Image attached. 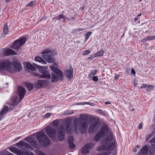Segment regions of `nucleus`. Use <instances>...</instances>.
Listing matches in <instances>:
<instances>
[{
  "label": "nucleus",
  "instance_id": "9b49d317",
  "mask_svg": "<svg viewBox=\"0 0 155 155\" xmlns=\"http://www.w3.org/2000/svg\"><path fill=\"white\" fill-rule=\"evenodd\" d=\"M12 108L11 107L9 108L7 105L3 106L0 112V120L4 117L6 114L10 110L12 111Z\"/></svg>",
  "mask_w": 155,
  "mask_h": 155
},
{
  "label": "nucleus",
  "instance_id": "39448f33",
  "mask_svg": "<svg viewBox=\"0 0 155 155\" xmlns=\"http://www.w3.org/2000/svg\"><path fill=\"white\" fill-rule=\"evenodd\" d=\"M52 51L47 49L44 50L41 54H43L42 57L47 62L49 63H52L54 62V59L51 55L52 53Z\"/></svg>",
  "mask_w": 155,
  "mask_h": 155
},
{
  "label": "nucleus",
  "instance_id": "6e6552de",
  "mask_svg": "<svg viewBox=\"0 0 155 155\" xmlns=\"http://www.w3.org/2000/svg\"><path fill=\"white\" fill-rule=\"evenodd\" d=\"M45 132L50 138H53L54 137L56 134V129L51 126L46 127Z\"/></svg>",
  "mask_w": 155,
  "mask_h": 155
},
{
  "label": "nucleus",
  "instance_id": "412c9836",
  "mask_svg": "<svg viewBox=\"0 0 155 155\" xmlns=\"http://www.w3.org/2000/svg\"><path fill=\"white\" fill-rule=\"evenodd\" d=\"M73 69L71 67V69L66 70V76L69 78H72L73 77Z\"/></svg>",
  "mask_w": 155,
  "mask_h": 155
},
{
  "label": "nucleus",
  "instance_id": "864d4df0",
  "mask_svg": "<svg viewBox=\"0 0 155 155\" xmlns=\"http://www.w3.org/2000/svg\"><path fill=\"white\" fill-rule=\"evenodd\" d=\"M29 155H35L34 153L30 152L28 153Z\"/></svg>",
  "mask_w": 155,
  "mask_h": 155
},
{
  "label": "nucleus",
  "instance_id": "6e6d98bb",
  "mask_svg": "<svg viewBox=\"0 0 155 155\" xmlns=\"http://www.w3.org/2000/svg\"><path fill=\"white\" fill-rule=\"evenodd\" d=\"M137 151V147H134L133 148V151L134 152H136V151Z\"/></svg>",
  "mask_w": 155,
  "mask_h": 155
},
{
  "label": "nucleus",
  "instance_id": "5701e85b",
  "mask_svg": "<svg viewBox=\"0 0 155 155\" xmlns=\"http://www.w3.org/2000/svg\"><path fill=\"white\" fill-rule=\"evenodd\" d=\"M51 76V82H56L59 80V77L55 74L52 73Z\"/></svg>",
  "mask_w": 155,
  "mask_h": 155
},
{
  "label": "nucleus",
  "instance_id": "49530a36",
  "mask_svg": "<svg viewBox=\"0 0 155 155\" xmlns=\"http://www.w3.org/2000/svg\"><path fill=\"white\" fill-rule=\"evenodd\" d=\"M92 79L95 81H97L98 80L97 77V76H95L94 77H93Z\"/></svg>",
  "mask_w": 155,
  "mask_h": 155
},
{
  "label": "nucleus",
  "instance_id": "2f4dec72",
  "mask_svg": "<svg viewBox=\"0 0 155 155\" xmlns=\"http://www.w3.org/2000/svg\"><path fill=\"white\" fill-rule=\"evenodd\" d=\"M29 91H31L34 87L33 85L31 83H28L26 85Z\"/></svg>",
  "mask_w": 155,
  "mask_h": 155
},
{
  "label": "nucleus",
  "instance_id": "a19ab883",
  "mask_svg": "<svg viewBox=\"0 0 155 155\" xmlns=\"http://www.w3.org/2000/svg\"><path fill=\"white\" fill-rule=\"evenodd\" d=\"M91 52V51L89 50H87L84 51L83 54L84 55H86L89 54Z\"/></svg>",
  "mask_w": 155,
  "mask_h": 155
},
{
  "label": "nucleus",
  "instance_id": "bf43d9fd",
  "mask_svg": "<svg viewBox=\"0 0 155 155\" xmlns=\"http://www.w3.org/2000/svg\"><path fill=\"white\" fill-rule=\"evenodd\" d=\"M35 76H38V73H34V74H33Z\"/></svg>",
  "mask_w": 155,
  "mask_h": 155
},
{
  "label": "nucleus",
  "instance_id": "ea45409f",
  "mask_svg": "<svg viewBox=\"0 0 155 155\" xmlns=\"http://www.w3.org/2000/svg\"><path fill=\"white\" fill-rule=\"evenodd\" d=\"M153 132L149 134H148L146 137V140L147 141L149 140L152 136Z\"/></svg>",
  "mask_w": 155,
  "mask_h": 155
},
{
  "label": "nucleus",
  "instance_id": "4c0bfd02",
  "mask_svg": "<svg viewBox=\"0 0 155 155\" xmlns=\"http://www.w3.org/2000/svg\"><path fill=\"white\" fill-rule=\"evenodd\" d=\"M74 113L73 111H71L68 110L67 112H64L63 114L64 115H68L70 114H71Z\"/></svg>",
  "mask_w": 155,
  "mask_h": 155
},
{
  "label": "nucleus",
  "instance_id": "7c9ffc66",
  "mask_svg": "<svg viewBox=\"0 0 155 155\" xmlns=\"http://www.w3.org/2000/svg\"><path fill=\"white\" fill-rule=\"evenodd\" d=\"M155 38V36L154 35L152 36H149L147 37L146 38H144L143 39V41H147L150 40H153Z\"/></svg>",
  "mask_w": 155,
  "mask_h": 155
},
{
  "label": "nucleus",
  "instance_id": "ddd939ff",
  "mask_svg": "<svg viewBox=\"0 0 155 155\" xmlns=\"http://www.w3.org/2000/svg\"><path fill=\"white\" fill-rule=\"evenodd\" d=\"M26 93V90L24 87L21 86L18 87V94L19 96L20 101L24 98Z\"/></svg>",
  "mask_w": 155,
  "mask_h": 155
},
{
  "label": "nucleus",
  "instance_id": "f704fd0d",
  "mask_svg": "<svg viewBox=\"0 0 155 155\" xmlns=\"http://www.w3.org/2000/svg\"><path fill=\"white\" fill-rule=\"evenodd\" d=\"M35 4V1H31L28 4L26 5V7H33L34 5Z\"/></svg>",
  "mask_w": 155,
  "mask_h": 155
},
{
  "label": "nucleus",
  "instance_id": "7ed1b4c3",
  "mask_svg": "<svg viewBox=\"0 0 155 155\" xmlns=\"http://www.w3.org/2000/svg\"><path fill=\"white\" fill-rule=\"evenodd\" d=\"M21 69V64L17 62H10L8 60L0 62V70H5L12 73H14L15 71H20Z\"/></svg>",
  "mask_w": 155,
  "mask_h": 155
},
{
  "label": "nucleus",
  "instance_id": "0e129e2a",
  "mask_svg": "<svg viewBox=\"0 0 155 155\" xmlns=\"http://www.w3.org/2000/svg\"><path fill=\"white\" fill-rule=\"evenodd\" d=\"M54 19H56V16L52 18V20H54Z\"/></svg>",
  "mask_w": 155,
  "mask_h": 155
},
{
  "label": "nucleus",
  "instance_id": "09e8293b",
  "mask_svg": "<svg viewBox=\"0 0 155 155\" xmlns=\"http://www.w3.org/2000/svg\"><path fill=\"white\" fill-rule=\"evenodd\" d=\"M150 142L151 143H154L155 144V137L152 138L150 140Z\"/></svg>",
  "mask_w": 155,
  "mask_h": 155
},
{
  "label": "nucleus",
  "instance_id": "9d476101",
  "mask_svg": "<svg viewBox=\"0 0 155 155\" xmlns=\"http://www.w3.org/2000/svg\"><path fill=\"white\" fill-rule=\"evenodd\" d=\"M99 123L98 121L93 122L89 126L88 131L90 133H93L97 131L99 126Z\"/></svg>",
  "mask_w": 155,
  "mask_h": 155
},
{
  "label": "nucleus",
  "instance_id": "680f3d73",
  "mask_svg": "<svg viewBox=\"0 0 155 155\" xmlns=\"http://www.w3.org/2000/svg\"><path fill=\"white\" fill-rule=\"evenodd\" d=\"M12 0H6L5 1L6 2H8L11 1Z\"/></svg>",
  "mask_w": 155,
  "mask_h": 155
},
{
  "label": "nucleus",
  "instance_id": "c85d7f7f",
  "mask_svg": "<svg viewBox=\"0 0 155 155\" xmlns=\"http://www.w3.org/2000/svg\"><path fill=\"white\" fill-rule=\"evenodd\" d=\"M56 16V19L59 20L60 19H63V21H64L66 20L67 18H66L64 15L63 14H61L57 15Z\"/></svg>",
  "mask_w": 155,
  "mask_h": 155
},
{
  "label": "nucleus",
  "instance_id": "c9c22d12",
  "mask_svg": "<svg viewBox=\"0 0 155 155\" xmlns=\"http://www.w3.org/2000/svg\"><path fill=\"white\" fill-rule=\"evenodd\" d=\"M153 89V86L152 85H147L146 90L147 91H150Z\"/></svg>",
  "mask_w": 155,
  "mask_h": 155
},
{
  "label": "nucleus",
  "instance_id": "423d86ee",
  "mask_svg": "<svg viewBox=\"0 0 155 155\" xmlns=\"http://www.w3.org/2000/svg\"><path fill=\"white\" fill-rule=\"evenodd\" d=\"M26 66L28 69L30 70L31 71L35 70V68H36L38 69V71L41 73H42L48 69V67L47 66L44 67L40 66L37 65L34 63L31 64L29 62L26 63Z\"/></svg>",
  "mask_w": 155,
  "mask_h": 155
},
{
  "label": "nucleus",
  "instance_id": "338daca9",
  "mask_svg": "<svg viewBox=\"0 0 155 155\" xmlns=\"http://www.w3.org/2000/svg\"><path fill=\"white\" fill-rule=\"evenodd\" d=\"M153 119L155 120V110L154 111V117L153 118Z\"/></svg>",
  "mask_w": 155,
  "mask_h": 155
},
{
  "label": "nucleus",
  "instance_id": "69168bd1",
  "mask_svg": "<svg viewBox=\"0 0 155 155\" xmlns=\"http://www.w3.org/2000/svg\"><path fill=\"white\" fill-rule=\"evenodd\" d=\"M138 18H134V20L135 21H137L138 20Z\"/></svg>",
  "mask_w": 155,
  "mask_h": 155
},
{
  "label": "nucleus",
  "instance_id": "e2e57ef3",
  "mask_svg": "<svg viewBox=\"0 0 155 155\" xmlns=\"http://www.w3.org/2000/svg\"><path fill=\"white\" fill-rule=\"evenodd\" d=\"M136 147L137 148H138V149H139L140 147V146H139V145H137V146H136Z\"/></svg>",
  "mask_w": 155,
  "mask_h": 155
},
{
  "label": "nucleus",
  "instance_id": "c03bdc74",
  "mask_svg": "<svg viewBox=\"0 0 155 155\" xmlns=\"http://www.w3.org/2000/svg\"><path fill=\"white\" fill-rule=\"evenodd\" d=\"M51 115V114L50 113H47L44 116V118H48Z\"/></svg>",
  "mask_w": 155,
  "mask_h": 155
},
{
  "label": "nucleus",
  "instance_id": "5fc2aeb1",
  "mask_svg": "<svg viewBox=\"0 0 155 155\" xmlns=\"http://www.w3.org/2000/svg\"><path fill=\"white\" fill-rule=\"evenodd\" d=\"M82 104L84 105L85 104H89V102H82L81 103Z\"/></svg>",
  "mask_w": 155,
  "mask_h": 155
},
{
  "label": "nucleus",
  "instance_id": "4d7b16f0",
  "mask_svg": "<svg viewBox=\"0 0 155 155\" xmlns=\"http://www.w3.org/2000/svg\"><path fill=\"white\" fill-rule=\"evenodd\" d=\"M94 57L91 56L90 57H89L88 58V59H91V60H92L94 58Z\"/></svg>",
  "mask_w": 155,
  "mask_h": 155
},
{
  "label": "nucleus",
  "instance_id": "bb28decb",
  "mask_svg": "<svg viewBox=\"0 0 155 155\" xmlns=\"http://www.w3.org/2000/svg\"><path fill=\"white\" fill-rule=\"evenodd\" d=\"M8 32V25H4V28L3 31V36L5 37V35H7Z\"/></svg>",
  "mask_w": 155,
  "mask_h": 155
},
{
  "label": "nucleus",
  "instance_id": "0eeeda50",
  "mask_svg": "<svg viewBox=\"0 0 155 155\" xmlns=\"http://www.w3.org/2000/svg\"><path fill=\"white\" fill-rule=\"evenodd\" d=\"M26 38L25 37H22L16 40L13 43L12 48L15 50H18L21 46L26 42Z\"/></svg>",
  "mask_w": 155,
  "mask_h": 155
},
{
  "label": "nucleus",
  "instance_id": "6ab92c4d",
  "mask_svg": "<svg viewBox=\"0 0 155 155\" xmlns=\"http://www.w3.org/2000/svg\"><path fill=\"white\" fill-rule=\"evenodd\" d=\"M41 75V77L42 78L49 79L51 78L50 74L48 70H46Z\"/></svg>",
  "mask_w": 155,
  "mask_h": 155
},
{
  "label": "nucleus",
  "instance_id": "c756f323",
  "mask_svg": "<svg viewBox=\"0 0 155 155\" xmlns=\"http://www.w3.org/2000/svg\"><path fill=\"white\" fill-rule=\"evenodd\" d=\"M104 50H101L100 51H99L97 53H96L94 54V57L102 56L104 55Z\"/></svg>",
  "mask_w": 155,
  "mask_h": 155
},
{
  "label": "nucleus",
  "instance_id": "cd10ccee",
  "mask_svg": "<svg viewBox=\"0 0 155 155\" xmlns=\"http://www.w3.org/2000/svg\"><path fill=\"white\" fill-rule=\"evenodd\" d=\"M98 70L97 69H95V70H92L90 74L88 75V77L89 78H91L96 74Z\"/></svg>",
  "mask_w": 155,
  "mask_h": 155
},
{
  "label": "nucleus",
  "instance_id": "20e7f679",
  "mask_svg": "<svg viewBox=\"0 0 155 155\" xmlns=\"http://www.w3.org/2000/svg\"><path fill=\"white\" fill-rule=\"evenodd\" d=\"M36 134V138L42 147H45L50 145L51 141L44 131H39Z\"/></svg>",
  "mask_w": 155,
  "mask_h": 155
},
{
  "label": "nucleus",
  "instance_id": "473e14b6",
  "mask_svg": "<svg viewBox=\"0 0 155 155\" xmlns=\"http://www.w3.org/2000/svg\"><path fill=\"white\" fill-rule=\"evenodd\" d=\"M65 134H58V138L60 141H63L64 139Z\"/></svg>",
  "mask_w": 155,
  "mask_h": 155
},
{
  "label": "nucleus",
  "instance_id": "b1692460",
  "mask_svg": "<svg viewBox=\"0 0 155 155\" xmlns=\"http://www.w3.org/2000/svg\"><path fill=\"white\" fill-rule=\"evenodd\" d=\"M35 60L36 61L41 63L43 64H46L47 63L46 62L43 60L41 57L39 56H36L35 57Z\"/></svg>",
  "mask_w": 155,
  "mask_h": 155
},
{
  "label": "nucleus",
  "instance_id": "aec40b11",
  "mask_svg": "<svg viewBox=\"0 0 155 155\" xmlns=\"http://www.w3.org/2000/svg\"><path fill=\"white\" fill-rule=\"evenodd\" d=\"M16 146L19 148H20L21 146L28 147L30 146V145L28 143L22 140L17 143Z\"/></svg>",
  "mask_w": 155,
  "mask_h": 155
},
{
  "label": "nucleus",
  "instance_id": "393cba45",
  "mask_svg": "<svg viewBox=\"0 0 155 155\" xmlns=\"http://www.w3.org/2000/svg\"><path fill=\"white\" fill-rule=\"evenodd\" d=\"M148 150V146L145 145L140 150V152L141 154H146L147 153Z\"/></svg>",
  "mask_w": 155,
  "mask_h": 155
},
{
  "label": "nucleus",
  "instance_id": "de8ad7c7",
  "mask_svg": "<svg viewBox=\"0 0 155 155\" xmlns=\"http://www.w3.org/2000/svg\"><path fill=\"white\" fill-rule=\"evenodd\" d=\"M109 154L108 152H104L98 154L97 155H109Z\"/></svg>",
  "mask_w": 155,
  "mask_h": 155
},
{
  "label": "nucleus",
  "instance_id": "58836bf2",
  "mask_svg": "<svg viewBox=\"0 0 155 155\" xmlns=\"http://www.w3.org/2000/svg\"><path fill=\"white\" fill-rule=\"evenodd\" d=\"M69 144V147L71 149H74V148L75 146L74 144L73 143V142H71L70 143H68Z\"/></svg>",
  "mask_w": 155,
  "mask_h": 155
},
{
  "label": "nucleus",
  "instance_id": "603ef678",
  "mask_svg": "<svg viewBox=\"0 0 155 155\" xmlns=\"http://www.w3.org/2000/svg\"><path fill=\"white\" fill-rule=\"evenodd\" d=\"M131 73L134 74H135L136 73L135 71L134 70L133 68H132V69L131 70Z\"/></svg>",
  "mask_w": 155,
  "mask_h": 155
},
{
  "label": "nucleus",
  "instance_id": "a878e982",
  "mask_svg": "<svg viewBox=\"0 0 155 155\" xmlns=\"http://www.w3.org/2000/svg\"><path fill=\"white\" fill-rule=\"evenodd\" d=\"M65 130L67 132L69 133L72 131V129L70 127V123H67L65 124Z\"/></svg>",
  "mask_w": 155,
  "mask_h": 155
},
{
  "label": "nucleus",
  "instance_id": "052dcab7",
  "mask_svg": "<svg viewBox=\"0 0 155 155\" xmlns=\"http://www.w3.org/2000/svg\"><path fill=\"white\" fill-rule=\"evenodd\" d=\"M2 50L0 49V55H1L2 53Z\"/></svg>",
  "mask_w": 155,
  "mask_h": 155
},
{
  "label": "nucleus",
  "instance_id": "a211bd4d",
  "mask_svg": "<svg viewBox=\"0 0 155 155\" xmlns=\"http://www.w3.org/2000/svg\"><path fill=\"white\" fill-rule=\"evenodd\" d=\"M65 128L63 124L60 126L58 129V134H65Z\"/></svg>",
  "mask_w": 155,
  "mask_h": 155
},
{
  "label": "nucleus",
  "instance_id": "4be33fe9",
  "mask_svg": "<svg viewBox=\"0 0 155 155\" xmlns=\"http://www.w3.org/2000/svg\"><path fill=\"white\" fill-rule=\"evenodd\" d=\"M18 98L16 96H15L12 100L10 102V104L11 106H14L16 105L18 103L17 100Z\"/></svg>",
  "mask_w": 155,
  "mask_h": 155
},
{
  "label": "nucleus",
  "instance_id": "72a5a7b5",
  "mask_svg": "<svg viewBox=\"0 0 155 155\" xmlns=\"http://www.w3.org/2000/svg\"><path fill=\"white\" fill-rule=\"evenodd\" d=\"M35 152L37 155H46L44 153L38 150H36Z\"/></svg>",
  "mask_w": 155,
  "mask_h": 155
},
{
  "label": "nucleus",
  "instance_id": "774afa93",
  "mask_svg": "<svg viewBox=\"0 0 155 155\" xmlns=\"http://www.w3.org/2000/svg\"><path fill=\"white\" fill-rule=\"evenodd\" d=\"M44 19L41 18V19H40V21H43V20Z\"/></svg>",
  "mask_w": 155,
  "mask_h": 155
},
{
  "label": "nucleus",
  "instance_id": "8fccbe9b",
  "mask_svg": "<svg viewBox=\"0 0 155 155\" xmlns=\"http://www.w3.org/2000/svg\"><path fill=\"white\" fill-rule=\"evenodd\" d=\"M119 78V75L117 74H115L114 76V78L116 80H117Z\"/></svg>",
  "mask_w": 155,
  "mask_h": 155
},
{
  "label": "nucleus",
  "instance_id": "f3484780",
  "mask_svg": "<svg viewBox=\"0 0 155 155\" xmlns=\"http://www.w3.org/2000/svg\"><path fill=\"white\" fill-rule=\"evenodd\" d=\"M16 54V52L14 50L10 49H8L5 51L4 53V55L5 56H8L10 55H14Z\"/></svg>",
  "mask_w": 155,
  "mask_h": 155
},
{
  "label": "nucleus",
  "instance_id": "a18cd8bd",
  "mask_svg": "<svg viewBox=\"0 0 155 155\" xmlns=\"http://www.w3.org/2000/svg\"><path fill=\"white\" fill-rule=\"evenodd\" d=\"M147 85L146 84H144L142 85L140 87V88L141 89H144L145 88L146 89V88L147 87Z\"/></svg>",
  "mask_w": 155,
  "mask_h": 155
},
{
  "label": "nucleus",
  "instance_id": "1a4fd4ad",
  "mask_svg": "<svg viewBox=\"0 0 155 155\" xmlns=\"http://www.w3.org/2000/svg\"><path fill=\"white\" fill-rule=\"evenodd\" d=\"M26 140L35 148H39L40 147L39 144L34 137H28L26 138Z\"/></svg>",
  "mask_w": 155,
  "mask_h": 155
},
{
  "label": "nucleus",
  "instance_id": "3c124183",
  "mask_svg": "<svg viewBox=\"0 0 155 155\" xmlns=\"http://www.w3.org/2000/svg\"><path fill=\"white\" fill-rule=\"evenodd\" d=\"M143 124L142 123H141L140 124L139 126V128L140 129H142L143 127Z\"/></svg>",
  "mask_w": 155,
  "mask_h": 155
},
{
  "label": "nucleus",
  "instance_id": "f257e3e1",
  "mask_svg": "<svg viewBox=\"0 0 155 155\" xmlns=\"http://www.w3.org/2000/svg\"><path fill=\"white\" fill-rule=\"evenodd\" d=\"M94 140L97 142L101 140L100 143L102 144L97 148V150L99 151H111L115 148L116 142L113 140V134L106 125L101 127L94 136Z\"/></svg>",
  "mask_w": 155,
  "mask_h": 155
},
{
  "label": "nucleus",
  "instance_id": "13d9d810",
  "mask_svg": "<svg viewBox=\"0 0 155 155\" xmlns=\"http://www.w3.org/2000/svg\"><path fill=\"white\" fill-rule=\"evenodd\" d=\"M111 104V103L109 101H107L105 103V104Z\"/></svg>",
  "mask_w": 155,
  "mask_h": 155
},
{
  "label": "nucleus",
  "instance_id": "dca6fc26",
  "mask_svg": "<svg viewBox=\"0 0 155 155\" xmlns=\"http://www.w3.org/2000/svg\"><path fill=\"white\" fill-rule=\"evenodd\" d=\"M9 150L11 152L18 155H23L24 153L21 151L19 149L14 147H12L9 149Z\"/></svg>",
  "mask_w": 155,
  "mask_h": 155
},
{
  "label": "nucleus",
  "instance_id": "2eb2a0df",
  "mask_svg": "<svg viewBox=\"0 0 155 155\" xmlns=\"http://www.w3.org/2000/svg\"><path fill=\"white\" fill-rule=\"evenodd\" d=\"M47 83V80H39L35 84V87L36 88H39L44 86Z\"/></svg>",
  "mask_w": 155,
  "mask_h": 155
},
{
  "label": "nucleus",
  "instance_id": "f8f14e48",
  "mask_svg": "<svg viewBox=\"0 0 155 155\" xmlns=\"http://www.w3.org/2000/svg\"><path fill=\"white\" fill-rule=\"evenodd\" d=\"M94 147V144L92 143H87L82 148V153L85 154L89 153V150Z\"/></svg>",
  "mask_w": 155,
  "mask_h": 155
},
{
  "label": "nucleus",
  "instance_id": "79ce46f5",
  "mask_svg": "<svg viewBox=\"0 0 155 155\" xmlns=\"http://www.w3.org/2000/svg\"><path fill=\"white\" fill-rule=\"evenodd\" d=\"M73 138L72 137L70 136L68 137V143L73 142Z\"/></svg>",
  "mask_w": 155,
  "mask_h": 155
},
{
  "label": "nucleus",
  "instance_id": "37998d69",
  "mask_svg": "<svg viewBox=\"0 0 155 155\" xmlns=\"http://www.w3.org/2000/svg\"><path fill=\"white\" fill-rule=\"evenodd\" d=\"M53 124L56 126H57L58 125V121L57 120H56L53 121L52 122Z\"/></svg>",
  "mask_w": 155,
  "mask_h": 155
},
{
  "label": "nucleus",
  "instance_id": "e433bc0d",
  "mask_svg": "<svg viewBox=\"0 0 155 155\" xmlns=\"http://www.w3.org/2000/svg\"><path fill=\"white\" fill-rule=\"evenodd\" d=\"M92 32L91 31H89L87 32L86 34V36L85 38V39L86 41H87L89 37V36L91 34Z\"/></svg>",
  "mask_w": 155,
  "mask_h": 155
},
{
  "label": "nucleus",
  "instance_id": "4468645a",
  "mask_svg": "<svg viewBox=\"0 0 155 155\" xmlns=\"http://www.w3.org/2000/svg\"><path fill=\"white\" fill-rule=\"evenodd\" d=\"M50 67L53 71L60 77V80L61 81L63 78L62 71L58 68L52 65L50 66Z\"/></svg>",
  "mask_w": 155,
  "mask_h": 155
},
{
  "label": "nucleus",
  "instance_id": "f03ea898",
  "mask_svg": "<svg viewBox=\"0 0 155 155\" xmlns=\"http://www.w3.org/2000/svg\"><path fill=\"white\" fill-rule=\"evenodd\" d=\"M88 118L87 115L82 114L80 115L79 119L75 118L74 119L73 128L75 132H77L78 130L82 134L85 133L86 132Z\"/></svg>",
  "mask_w": 155,
  "mask_h": 155
}]
</instances>
